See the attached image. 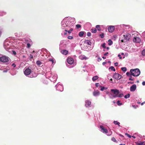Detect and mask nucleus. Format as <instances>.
Masks as SVG:
<instances>
[{"label": "nucleus", "mask_w": 145, "mask_h": 145, "mask_svg": "<svg viewBox=\"0 0 145 145\" xmlns=\"http://www.w3.org/2000/svg\"><path fill=\"white\" fill-rule=\"evenodd\" d=\"M130 34L128 32L123 33L120 36L119 39L120 42H125L129 40L131 37Z\"/></svg>", "instance_id": "nucleus-1"}, {"label": "nucleus", "mask_w": 145, "mask_h": 145, "mask_svg": "<svg viewBox=\"0 0 145 145\" xmlns=\"http://www.w3.org/2000/svg\"><path fill=\"white\" fill-rule=\"evenodd\" d=\"M68 18H64L61 22V28L62 29L65 30V31H67L69 28V25L66 24L67 21L69 20Z\"/></svg>", "instance_id": "nucleus-2"}, {"label": "nucleus", "mask_w": 145, "mask_h": 145, "mask_svg": "<svg viewBox=\"0 0 145 145\" xmlns=\"http://www.w3.org/2000/svg\"><path fill=\"white\" fill-rule=\"evenodd\" d=\"M12 43L8 40H5L4 43V47L5 49L7 51H8L9 49H11Z\"/></svg>", "instance_id": "nucleus-3"}, {"label": "nucleus", "mask_w": 145, "mask_h": 145, "mask_svg": "<svg viewBox=\"0 0 145 145\" xmlns=\"http://www.w3.org/2000/svg\"><path fill=\"white\" fill-rule=\"evenodd\" d=\"M65 18H68L69 20L67 21V23H66V24L69 25V28H71L74 24L75 23V19L74 18H72L70 17H65Z\"/></svg>", "instance_id": "nucleus-4"}, {"label": "nucleus", "mask_w": 145, "mask_h": 145, "mask_svg": "<svg viewBox=\"0 0 145 145\" xmlns=\"http://www.w3.org/2000/svg\"><path fill=\"white\" fill-rule=\"evenodd\" d=\"M130 72L132 75L134 76H138L140 74V71L138 69H131L130 70Z\"/></svg>", "instance_id": "nucleus-5"}, {"label": "nucleus", "mask_w": 145, "mask_h": 145, "mask_svg": "<svg viewBox=\"0 0 145 145\" xmlns=\"http://www.w3.org/2000/svg\"><path fill=\"white\" fill-rule=\"evenodd\" d=\"M10 61V58L8 56L2 55L0 61L3 63H5L9 62Z\"/></svg>", "instance_id": "nucleus-6"}, {"label": "nucleus", "mask_w": 145, "mask_h": 145, "mask_svg": "<svg viewBox=\"0 0 145 145\" xmlns=\"http://www.w3.org/2000/svg\"><path fill=\"white\" fill-rule=\"evenodd\" d=\"M111 91L112 92V93L113 94V98L118 97L117 96L120 93L118 90L116 89H111Z\"/></svg>", "instance_id": "nucleus-7"}, {"label": "nucleus", "mask_w": 145, "mask_h": 145, "mask_svg": "<svg viewBox=\"0 0 145 145\" xmlns=\"http://www.w3.org/2000/svg\"><path fill=\"white\" fill-rule=\"evenodd\" d=\"M66 46V41L62 40L60 41L59 44V50L65 48Z\"/></svg>", "instance_id": "nucleus-8"}, {"label": "nucleus", "mask_w": 145, "mask_h": 145, "mask_svg": "<svg viewBox=\"0 0 145 145\" xmlns=\"http://www.w3.org/2000/svg\"><path fill=\"white\" fill-rule=\"evenodd\" d=\"M67 62L68 63H76L75 61L74 60L73 58L71 57H68L67 59Z\"/></svg>", "instance_id": "nucleus-9"}, {"label": "nucleus", "mask_w": 145, "mask_h": 145, "mask_svg": "<svg viewBox=\"0 0 145 145\" xmlns=\"http://www.w3.org/2000/svg\"><path fill=\"white\" fill-rule=\"evenodd\" d=\"M35 56V55L34 56V54H29V59L30 61H31L33 63H35V59L34 57Z\"/></svg>", "instance_id": "nucleus-10"}, {"label": "nucleus", "mask_w": 145, "mask_h": 145, "mask_svg": "<svg viewBox=\"0 0 145 145\" xmlns=\"http://www.w3.org/2000/svg\"><path fill=\"white\" fill-rule=\"evenodd\" d=\"M25 40L26 41H27L28 42H27V46L26 47L28 48H30L32 44L31 40L29 39H27Z\"/></svg>", "instance_id": "nucleus-11"}, {"label": "nucleus", "mask_w": 145, "mask_h": 145, "mask_svg": "<svg viewBox=\"0 0 145 145\" xmlns=\"http://www.w3.org/2000/svg\"><path fill=\"white\" fill-rule=\"evenodd\" d=\"M113 77L114 78L117 80H119L121 78V75L117 73H115Z\"/></svg>", "instance_id": "nucleus-12"}, {"label": "nucleus", "mask_w": 145, "mask_h": 145, "mask_svg": "<svg viewBox=\"0 0 145 145\" xmlns=\"http://www.w3.org/2000/svg\"><path fill=\"white\" fill-rule=\"evenodd\" d=\"M31 72V69L29 68V67H28L25 70L24 73L25 75H28L30 74Z\"/></svg>", "instance_id": "nucleus-13"}, {"label": "nucleus", "mask_w": 145, "mask_h": 145, "mask_svg": "<svg viewBox=\"0 0 145 145\" xmlns=\"http://www.w3.org/2000/svg\"><path fill=\"white\" fill-rule=\"evenodd\" d=\"M141 41V39L138 37H135L133 39V41L134 42L139 43Z\"/></svg>", "instance_id": "nucleus-14"}, {"label": "nucleus", "mask_w": 145, "mask_h": 145, "mask_svg": "<svg viewBox=\"0 0 145 145\" xmlns=\"http://www.w3.org/2000/svg\"><path fill=\"white\" fill-rule=\"evenodd\" d=\"M129 46H128V48H127L126 50L127 51L130 52H132L135 51V49L134 48H133L132 47H130V48H129Z\"/></svg>", "instance_id": "nucleus-15"}, {"label": "nucleus", "mask_w": 145, "mask_h": 145, "mask_svg": "<svg viewBox=\"0 0 145 145\" xmlns=\"http://www.w3.org/2000/svg\"><path fill=\"white\" fill-rule=\"evenodd\" d=\"M100 127L101 129V130L102 131V132L103 133H105L106 134L108 133V131L107 129L105 128V127H103L102 125H100Z\"/></svg>", "instance_id": "nucleus-16"}, {"label": "nucleus", "mask_w": 145, "mask_h": 145, "mask_svg": "<svg viewBox=\"0 0 145 145\" xmlns=\"http://www.w3.org/2000/svg\"><path fill=\"white\" fill-rule=\"evenodd\" d=\"M61 52L63 55H67L68 54V51L65 49H61L60 50Z\"/></svg>", "instance_id": "nucleus-17"}, {"label": "nucleus", "mask_w": 145, "mask_h": 145, "mask_svg": "<svg viewBox=\"0 0 145 145\" xmlns=\"http://www.w3.org/2000/svg\"><path fill=\"white\" fill-rule=\"evenodd\" d=\"M137 88L136 85L135 84H133L131 86L130 88V90L131 91H134Z\"/></svg>", "instance_id": "nucleus-18"}, {"label": "nucleus", "mask_w": 145, "mask_h": 145, "mask_svg": "<svg viewBox=\"0 0 145 145\" xmlns=\"http://www.w3.org/2000/svg\"><path fill=\"white\" fill-rule=\"evenodd\" d=\"M108 29L109 32L112 33L114 30V27L113 26H111L108 27Z\"/></svg>", "instance_id": "nucleus-19"}, {"label": "nucleus", "mask_w": 145, "mask_h": 145, "mask_svg": "<svg viewBox=\"0 0 145 145\" xmlns=\"http://www.w3.org/2000/svg\"><path fill=\"white\" fill-rule=\"evenodd\" d=\"M100 92L99 91L97 90L96 91H94L93 92V95L94 96H98L99 95Z\"/></svg>", "instance_id": "nucleus-20"}, {"label": "nucleus", "mask_w": 145, "mask_h": 145, "mask_svg": "<svg viewBox=\"0 0 145 145\" xmlns=\"http://www.w3.org/2000/svg\"><path fill=\"white\" fill-rule=\"evenodd\" d=\"M57 89L58 90H59L60 91H62L63 90V88L62 86L60 85H58L57 86Z\"/></svg>", "instance_id": "nucleus-21"}, {"label": "nucleus", "mask_w": 145, "mask_h": 145, "mask_svg": "<svg viewBox=\"0 0 145 145\" xmlns=\"http://www.w3.org/2000/svg\"><path fill=\"white\" fill-rule=\"evenodd\" d=\"M79 58L81 60L86 59L87 58L84 55L80 56L79 57Z\"/></svg>", "instance_id": "nucleus-22"}, {"label": "nucleus", "mask_w": 145, "mask_h": 145, "mask_svg": "<svg viewBox=\"0 0 145 145\" xmlns=\"http://www.w3.org/2000/svg\"><path fill=\"white\" fill-rule=\"evenodd\" d=\"M91 102L89 100H87L86 101L85 105L86 107L89 106L90 105Z\"/></svg>", "instance_id": "nucleus-23"}, {"label": "nucleus", "mask_w": 145, "mask_h": 145, "mask_svg": "<svg viewBox=\"0 0 145 145\" xmlns=\"http://www.w3.org/2000/svg\"><path fill=\"white\" fill-rule=\"evenodd\" d=\"M7 14L6 12L4 11H0V16H3Z\"/></svg>", "instance_id": "nucleus-24"}, {"label": "nucleus", "mask_w": 145, "mask_h": 145, "mask_svg": "<svg viewBox=\"0 0 145 145\" xmlns=\"http://www.w3.org/2000/svg\"><path fill=\"white\" fill-rule=\"evenodd\" d=\"M48 60H49V61H50L52 63H56L55 60L53 58H52L51 59H48Z\"/></svg>", "instance_id": "nucleus-25"}, {"label": "nucleus", "mask_w": 145, "mask_h": 145, "mask_svg": "<svg viewBox=\"0 0 145 145\" xmlns=\"http://www.w3.org/2000/svg\"><path fill=\"white\" fill-rule=\"evenodd\" d=\"M85 43L88 45H90L91 44V42L89 40H86L85 41Z\"/></svg>", "instance_id": "nucleus-26"}, {"label": "nucleus", "mask_w": 145, "mask_h": 145, "mask_svg": "<svg viewBox=\"0 0 145 145\" xmlns=\"http://www.w3.org/2000/svg\"><path fill=\"white\" fill-rule=\"evenodd\" d=\"M99 77L97 76H95L93 77L92 78V80L93 81H95Z\"/></svg>", "instance_id": "nucleus-27"}, {"label": "nucleus", "mask_w": 145, "mask_h": 145, "mask_svg": "<svg viewBox=\"0 0 145 145\" xmlns=\"http://www.w3.org/2000/svg\"><path fill=\"white\" fill-rule=\"evenodd\" d=\"M144 142L139 141L137 143V145H144Z\"/></svg>", "instance_id": "nucleus-28"}, {"label": "nucleus", "mask_w": 145, "mask_h": 145, "mask_svg": "<svg viewBox=\"0 0 145 145\" xmlns=\"http://www.w3.org/2000/svg\"><path fill=\"white\" fill-rule=\"evenodd\" d=\"M84 32L83 31H81L79 33V35L80 37H82L83 35L84 34Z\"/></svg>", "instance_id": "nucleus-29"}, {"label": "nucleus", "mask_w": 145, "mask_h": 145, "mask_svg": "<svg viewBox=\"0 0 145 145\" xmlns=\"http://www.w3.org/2000/svg\"><path fill=\"white\" fill-rule=\"evenodd\" d=\"M91 32L94 33H96L97 32V29L96 28L91 29Z\"/></svg>", "instance_id": "nucleus-30"}, {"label": "nucleus", "mask_w": 145, "mask_h": 145, "mask_svg": "<svg viewBox=\"0 0 145 145\" xmlns=\"http://www.w3.org/2000/svg\"><path fill=\"white\" fill-rule=\"evenodd\" d=\"M108 44L109 45H111L113 44L112 41L110 39H109L108 41Z\"/></svg>", "instance_id": "nucleus-31"}, {"label": "nucleus", "mask_w": 145, "mask_h": 145, "mask_svg": "<svg viewBox=\"0 0 145 145\" xmlns=\"http://www.w3.org/2000/svg\"><path fill=\"white\" fill-rule=\"evenodd\" d=\"M113 122L114 124L115 125H118L119 126H120V123L119 122H118V121H114Z\"/></svg>", "instance_id": "nucleus-32"}, {"label": "nucleus", "mask_w": 145, "mask_h": 145, "mask_svg": "<svg viewBox=\"0 0 145 145\" xmlns=\"http://www.w3.org/2000/svg\"><path fill=\"white\" fill-rule=\"evenodd\" d=\"M109 69H111V70L113 71H115L116 70L114 67L113 66H111L110 67Z\"/></svg>", "instance_id": "nucleus-33"}, {"label": "nucleus", "mask_w": 145, "mask_h": 145, "mask_svg": "<svg viewBox=\"0 0 145 145\" xmlns=\"http://www.w3.org/2000/svg\"><path fill=\"white\" fill-rule=\"evenodd\" d=\"M142 35L144 38V41L145 42V31L143 32L142 33Z\"/></svg>", "instance_id": "nucleus-34"}, {"label": "nucleus", "mask_w": 145, "mask_h": 145, "mask_svg": "<svg viewBox=\"0 0 145 145\" xmlns=\"http://www.w3.org/2000/svg\"><path fill=\"white\" fill-rule=\"evenodd\" d=\"M96 27L97 28L98 30L100 31L101 30V29L100 27V25H97L96 26Z\"/></svg>", "instance_id": "nucleus-35"}, {"label": "nucleus", "mask_w": 145, "mask_h": 145, "mask_svg": "<svg viewBox=\"0 0 145 145\" xmlns=\"http://www.w3.org/2000/svg\"><path fill=\"white\" fill-rule=\"evenodd\" d=\"M121 69L124 72L126 71H127V69L125 67H122Z\"/></svg>", "instance_id": "nucleus-36"}, {"label": "nucleus", "mask_w": 145, "mask_h": 145, "mask_svg": "<svg viewBox=\"0 0 145 145\" xmlns=\"http://www.w3.org/2000/svg\"><path fill=\"white\" fill-rule=\"evenodd\" d=\"M111 140L114 142H116V143L117 142H118L115 139V138L114 137L112 138Z\"/></svg>", "instance_id": "nucleus-37"}, {"label": "nucleus", "mask_w": 145, "mask_h": 145, "mask_svg": "<svg viewBox=\"0 0 145 145\" xmlns=\"http://www.w3.org/2000/svg\"><path fill=\"white\" fill-rule=\"evenodd\" d=\"M67 31H65V30L64 31H63L62 33V35H65L67 34Z\"/></svg>", "instance_id": "nucleus-38"}, {"label": "nucleus", "mask_w": 145, "mask_h": 145, "mask_svg": "<svg viewBox=\"0 0 145 145\" xmlns=\"http://www.w3.org/2000/svg\"><path fill=\"white\" fill-rule=\"evenodd\" d=\"M117 96L118 97H121L123 96V93H119Z\"/></svg>", "instance_id": "nucleus-39"}, {"label": "nucleus", "mask_w": 145, "mask_h": 145, "mask_svg": "<svg viewBox=\"0 0 145 145\" xmlns=\"http://www.w3.org/2000/svg\"><path fill=\"white\" fill-rule=\"evenodd\" d=\"M73 30V29L72 28H71L70 29V30L68 31L67 30V32H68L69 34H70L71 33V32Z\"/></svg>", "instance_id": "nucleus-40"}, {"label": "nucleus", "mask_w": 145, "mask_h": 145, "mask_svg": "<svg viewBox=\"0 0 145 145\" xmlns=\"http://www.w3.org/2000/svg\"><path fill=\"white\" fill-rule=\"evenodd\" d=\"M116 103L119 106H120L122 105V103H121L119 101H118Z\"/></svg>", "instance_id": "nucleus-41"}, {"label": "nucleus", "mask_w": 145, "mask_h": 145, "mask_svg": "<svg viewBox=\"0 0 145 145\" xmlns=\"http://www.w3.org/2000/svg\"><path fill=\"white\" fill-rule=\"evenodd\" d=\"M130 96V95L129 94H128L127 95H125L124 96V98L127 99L128 98H129Z\"/></svg>", "instance_id": "nucleus-42"}, {"label": "nucleus", "mask_w": 145, "mask_h": 145, "mask_svg": "<svg viewBox=\"0 0 145 145\" xmlns=\"http://www.w3.org/2000/svg\"><path fill=\"white\" fill-rule=\"evenodd\" d=\"M14 35H15V36L18 37H20L21 35L20 34H19L17 33H15L14 34Z\"/></svg>", "instance_id": "nucleus-43"}, {"label": "nucleus", "mask_w": 145, "mask_h": 145, "mask_svg": "<svg viewBox=\"0 0 145 145\" xmlns=\"http://www.w3.org/2000/svg\"><path fill=\"white\" fill-rule=\"evenodd\" d=\"M106 44L105 43H104L101 46L103 48H106V46H105Z\"/></svg>", "instance_id": "nucleus-44"}, {"label": "nucleus", "mask_w": 145, "mask_h": 145, "mask_svg": "<svg viewBox=\"0 0 145 145\" xmlns=\"http://www.w3.org/2000/svg\"><path fill=\"white\" fill-rule=\"evenodd\" d=\"M126 74L128 76H130L132 75L131 74V73H130L129 72H127L126 73Z\"/></svg>", "instance_id": "nucleus-45"}, {"label": "nucleus", "mask_w": 145, "mask_h": 145, "mask_svg": "<svg viewBox=\"0 0 145 145\" xmlns=\"http://www.w3.org/2000/svg\"><path fill=\"white\" fill-rule=\"evenodd\" d=\"M142 54L143 56H145V49L142 50Z\"/></svg>", "instance_id": "nucleus-46"}, {"label": "nucleus", "mask_w": 145, "mask_h": 145, "mask_svg": "<svg viewBox=\"0 0 145 145\" xmlns=\"http://www.w3.org/2000/svg\"><path fill=\"white\" fill-rule=\"evenodd\" d=\"M67 38L69 39H73V37L71 36H69Z\"/></svg>", "instance_id": "nucleus-47"}, {"label": "nucleus", "mask_w": 145, "mask_h": 145, "mask_svg": "<svg viewBox=\"0 0 145 145\" xmlns=\"http://www.w3.org/2000/svg\"><path fill=\"white\" fill-rule=\"evenodd\" d=\"M100 87L101 88L100 90L102 91H103L105 89V88L104 87H102L101 86H100Z\"/></svg>", "instance_id": "nucleus-48"}, {"label": "nucleus", "mask_w": 145, "mask_h": 145, "mask_svg": "<svg viewBox=\"0 0 145 145\" xmlns=\"http://www.w3.org/2000/svg\"><path fill=\"white\" fill-rule=\"evenodd\" d=\"M125 134L129 138H131V137L130 135L128 134L127 133H125Z\"/></svg>", "instance_id": "nucleus-49"}, {"label": "nucleus", "mask_w": 145, "mask_h": 145, "mask_svg": "<svg viewBox=\"0 0 145 145\" xmlns=\"http://www.w3.org/2000/svg\"><path fill=\"white\" fill-rule=\"evenodd\" d=\"M87 35L88 36L90 37L91 36V34L90 32H88L87 33Z\"/></svg>", "instance_id": "nucleus-50"}, {"label": "nucleus", "mask_w": 145, "mask_h": 145, "mask_svg": "<svg viewBox=\"0 0 145 145\" xmlns=\"http://www.w3.org/2000/svg\"><path fill=\"white\" fill-rule=\"evenodd\" d=\"M100 36L101 38H103L104 37V34L103 33H102L100 34Z\"/></svg>", "instance_id": "nucleus-51"}, {"label": "nucleus", "mask_w": 145, "mask_h": 145, "mask_svg": "<svg viewBox=\"0 0 145 145\" xmlns=\"http://www.w3.org/2000/svg\"><path fill=\"white\" fill-rule=\"evenodd\" d=\"M76 26L77 28H79L81 27V25L79 24H77L76 25Z\"/></svg>", "instance_id": "nucleus-52"}, {"label": "nucleus", "mask_w": 145, "mask_h": 145, "mask_svg": "<svg viewBox=\"0 0 145 145\" xmlns=\"http://www.w3.org/2000/svg\"><path fill=\"white\" fill-rule=\"evenodd\" d=\"M129 80H133V79L132 78V77L131 75L130 76V78L129 79Z\"/></svg>", "instance_id": "nucleus-53"}, {"label": "nucleus", "mask_w": 145, "mask_h": 145, "mask_svg": "<svg viewBox=\"0 0 145 145\" xmlns=\"http://www.w3.org/2000/svg\"><path fill=\"white\" fill-rule=\"evenodd\" d=\"M12 54L13 55H16V52L15 51H12Z\"/></svg>", "instance_id": "nucleus-54"}, {"label": "nucleus", "mask_w": 145, "mask_h": 145, "mask_svg": "<svg viewBox=\"0 0 145 145\" xmlns=\"http://www.w3.org/2000/svg\"><path fill=\"white\" fill-rule=\"evenodd\" d=\"M100 84L99 83H96L95 84V86L97 87H98L99 86Z\"/></svg>", "instance_id": "nucleus-55"}, {"label": "nucleus", "mask_w": 145, "mask_h": 145, "mask_svg": "<svg viewBox=\"0 0 145 145\" xmlns=\"http://www.w3.org/2000/svg\"><path fill=\"white\" fill-rule=\"evenodd\" d=\"M36 63H37V64H38V63H41V62L39 60H38V61H36Z\"/></svg>", "instance_id": "nucleus-56"}, {"label": "nucleus", "mask_w": 145, "mask_h": 145, "mask_svg": "<svg viewBox=\"0 0 145 145\" xmlns=\"http://www.w3.org/2000/svg\"><path fill=\"white\" fill-rule=\"evenodd\" d=\"M132 106L134 108H135L136 109V108H137V106H135V105H132Z\"/></svg>", "instance_id": "nucleus-57"}, {"label": "nucleus", "mask_w": 145, "mask_h": 145, "mask_svg": "<svg viewBox=\"0 0 145 145\" xmlns=\"http://www.w3.org/2000/svg\"><path fill=\"white\" fill-rule=\"evenodd\" d=\"M101 59L100 58V57H98L97 59V60L98 61H101Z\"/></svg>", "instance_id": "nucleus-58"}, {"label": "nucleus", "mask_w": 145, "mask_h": 145, "mask_svg": "<svg viewBox=\"0 0 145 145\" xmlns=\"http://www.w3.org/2000/svg\"><path fill=\"white\" fill-rule=\"evenodd\" d=\"M142 84L143 86L145 85V81H143L142 82Z\"/></svg>", "instance_id": "nucleus-59"}, {"label": "nucleus", "mask_w": 145, "mask_h": 145, "mask_svg": "<svg viewBox=\"0 0 145 145\" xmlns=\"http://www.w3.org/2000/svg\"><path fill=\"white\" fill-rule=\"evenodd\" d=\"M112 134V132H111L109 133L107 135L108 136H110Z\"/></svg>", "instance_id": "nucleus-60"}, {"label": "nucleus", "mask_w": 145, "mask_h": 145, "mask_svg": "<svg viewBox=\"0 0 145 145\" xmlns=\"http://www.w3.org/2000/svg\"><path fill=\"white\" fill-rule=\"evenodd\" d=\"M12 66H13L14 67H15L16 66V65L15 64H12Z\"/></svg>", "instance_id": "nucleus-61"}, {"label": "nucleus", "mask_w": 145, "mask_h": 145, "mask_svg": "<svg viewBox=\"0 0 145 145\" xmlns=\"http://www.w3.org/2000/svg\"><path fill=\"white\" fill-rule=\"evenodd\" d=\"M108 54V52H106L104 54V55L105 56H106Z\"/></svg>", "instance_id": "nucleus-62"}, {"label": "nucleus", "mask_w": 145, "mask_h": 145, "mask_svg": "<svg viewBox=\"0 0 145 145\" xmlns=\"http://www.w3.org/2000/svg\"><path fill=\"white\" fill-rule=\"evenodd\" d=\"M120 56H121L120 55V54H118V57H120V59H121V58H122V57H121Z\"/></svg>", "instance_id": "nucleus-63"}, {"label": "nucleus", "mask_w": 145, "mask_h": 145, "mask_svg": "<svg viewBox=\"0 0 145 145\" xmlns=\"http://www.w3.org/2000/svg\"><path fill=\"white\" fill-rule=\"evenodd\" d=\"M35 52V51L33 50L32 52H31V54H33V53H34Z\"/></svg>", "instance_id": "nucleus-64"}]
</instances>
